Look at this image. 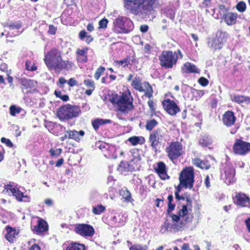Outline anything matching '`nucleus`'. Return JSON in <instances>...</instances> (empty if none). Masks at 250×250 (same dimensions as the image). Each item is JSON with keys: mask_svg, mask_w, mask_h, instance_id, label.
Masks as SVG:
<instances>
[{"mask_svg": "<svg viewBox=\"0 0 250 250\" xmlns=\"http://www.w3.org/2000/svg\"><path fill=\"white\" fill-rule=\"evenodd\" d=\"M199 83L202 86H205L208 84V81L204 77H201L198 80Z\"/></svg>", "mask_w": 250, "mask_h": 250, "instance_id": "nucleus-48", "label": "nucleus"}, {"mask_svg": "<svg viewBox=\"0 0 250 250\" xmlns=\"http://www.w3.org/2000/svg\"><path fill=\"white\" fill-rule=\"evenodd\" d=\"M107 23L108 20L106 19H103L99 22V28H105L107 26Z\"/></svg>", "mask_w": 250, "mask_h": 250, "instance_id": "nucleus-44", "label": "nucleus"}, {"mask_svg": "<svg viewBox=\"0 0 250 250\" xmlns=\"http://www.w3.org/2000/svg\"><path fill=\"white\" fill-rule=\"evenodd\" d=\"M245 223L249 232H250V218L245 220Z\"/></svg>", "mask_w": 250, "mask_h": 250, "instance_id": "nucleus-61", "label": "nucleus"}, {"mask_svg": "<svg viewBox=\"0 0 250 250\" xmlns=\"http://www.w3.org/2000/svg\"><path fill=\"white\" fill-rule=\"evenodd\" d=\"M84 246L79 243H74L70 244L67 248L66 250H84Z\"/></svg>", "mask_w": 250, "mask_h": 250, "instance_id": "nucleus-33", "label": "nucleus"}, {"mask_svg": "<svg viewBox=\"0 0 250 250\" xmlns=\"http://www.w3.org/2000/svg\"><path fill=\"white\" fill-rule=\"evenodd\" d=\"M86 33L85 30H82L79 33V37L81 39H83L84 38L86 37Z\"/></svg>", "mask_w": 250, "mask_h": 250, "instance_id": "nucleus-60", "label": "nucleus"}, {"mask_svg": "<svg viewBox=\"0 0 250 250\" xmlns=\"http://www.w3.org/2000/svg\"><path fill=\"white\" fill-rule=\"evenodd\" d=\"M84 83L89 88L94 89V82L91 80H85Z\"/></svg>", "mask_w": 250, "mask_h": 250, "instance_id": "nucleus-46", "label": "nucleus"}, {"mask_svg": "<svg viewBox=\"0 0 250 250\" xmlns=\"http://www.w3.org/2000/svg\"><path fill=\"white\" fill-rule=\"evenodd\" d=\"M47 65L48 67L52 68L54 67V69L57 71L59 72L61 69H62V67L61 66L62 65V63H47Z\"/></svg>", "mask_w": 250, "mask_h": 250, "instance_id": "nucleus-40", "label": "nucleus"}, {"mask_svg": "<svg viewBox=\"0 0 250 250\" xmlns=\"http://www.w3.org/2000/svg\"><path fill=\"white\" fill-rule=\"evenodd\" d=\"M26 69L30 71H35L37 69V67L35 65V63H25Z\"/></svg>", "mask_w": 250, "mask_h": 250, "instance_id": "nucleus-50", "label": "nucleus"}, {"mask_svg": "<svg viewBox=\"0 0 250 250\" xmlns=\"http://www.w3.org/2000/svg\"><path fill=\"white\" fill-rule=\"evenodd\" d=\"M77 59L80 62H85L87 61V57L86 56H77Z\"/></svg>", "mask_w": 250, "mask_h": 250, "instance_id": "nucleus-53", "label": "nucleus"}, {"mask_svg": "<svg viewBox=\"0 0 250 250\" xmlns=\"http://www.w3.org/2000/svg\"><path fill=\"white\" fill-rule=\"evenodd\" d=\"M10 114L12 116H15L16 114H19L21 112V109L16 107L15 105H12L10 107Z\"/></svg>", "mask_w": 250, "mask_h": 250, "instance_id": "nucleus-39", "label": "nucleus"}, {"mask_svg": "<svg viewBox=\"0 0 250 250\" xmlns=\"http://www.w3.org/2000/svg\"><path fill=\"white\" fill-rule=\"evenodd\" d=\"M232 100L238 104H244L246 105L250 104V98L243 95H235L233 96Z\"/></svg>", "mask_w": 250, "mask_h": 250, "instance_id": "nucleus-24", "label": "nucleus"}, {"mask_svg": "<svg viewBox=\"0 0 250 250\" xmlns=\"http://www.w3.org/2000/svg\"><path fill=\"white\" fill-rule=\"evenodd\" d=\"M193 164L201 169H208L210 167V166L208 163L203 161L198 158H195L193 160Z\"/></svg>", "mask_w": 250, "mask_h": 250, "instance_id": "nucleus-29", "label": "nucleus"}, {"mask_svg": "<svg viewBox=\"0 0 250 250\" xmlns=\"http://www.w3.org/2000/svg\"><path fill=\"white\" fill-rule=\"evenodd\" d=\"M166 141V134L161 129H157L152 131L149 136V141L153 150L157 151V147Z\"/></svg>", "mask_w": 250, "mask_h": 250, "instance_id": "nucleus-6", "label": "nucleus"}, {"mask_svg": "<svg viewBox=\"0 0 250 250\" xmlns=\"http://www.w3.org/2000/svg\"><path fill=\"white\" fill-rule=\"evenodd\" d=\"M29 250H41L40 246L37 244L33 245Z\"/></svg>", "mask_w": 250, "mask_h": 250, "instance_id": "nucleus-64", "label": "nucleus"}, {"mask_svg": "<svg viewBox=\"0 0 250 250\" xmlns=\"http://www.w3.org/2000/svg\"><path fill=\"white\" fill-rule=\"evenodd\" d=\"M47 229V224L45 221L42 219H39L38 224L34 227L33 231L37 233H42Z\"/></svg>", "mask_w": 250, "mask_h": 250, "instance_id": "nucleus-22", "label": "nucleus"}, {"mask_svg": "<svg viewBox=\"0 0 250 250\" xmlns=\"http://www.w3.org/2000/svg\"><path fill=\"white\" fill-rule=\"evenodd\" d=\"M192 208V201L189 198L186 199V203L182 205V208L179 209L178 211L179 215L180 217H184L186 215L185 221L187 222H190L192 220V217L191 215H188V210H190Z\"/></svg>", "mask_w": 250, "mask_h": 250, "instance_id": "nucleus-12", "label": "nucleus"}, {"mask_svg": "<svg viewBox=\"0 0 250 250\" xmlns=\"http://www.w3.org/2000/svg\"><path fill=\"white\" fill-rule=\"evenodd\" d=\"M71 134V139L75 141H79L80 140L79 136H78V132L76 130H71L70 131Z\"/></svg>", "mask_w": 250, "mask_h": 250, "instance_id": "nucleus-45", "label": "nucleus"}, {"mask_svg": "<svg viewBox=\"0 0 250 250\" xmlns=\"http://www.w3.org/2000/svg\"><path fill=\"white\" fill-rule=\"evenodd\" d=\"M120 194L127 202H131V196L130 192L126 188L122 189L120 191Z\"/></svg>", "mask_w": 250, "mask_h": 250, "instance_id": "nucleus-32", "label": "nucleus"}, {"mask_svg": "<svg viewBox=\"0 0 250 250\" xmlns=\"http://www.w3.org/2000/svg\"><path fill=\"white\" fill-rule=\"evenodd\" d=\"M155 170L159 174L160 178L163 180H166L169 178L166 171V165L162 162L157 163V166L155 168Z\"/></svg>", "mask_w": 250, "mask_h": 250, "instance_id": "nucleus-20", "label": "nucleus"}, {"mask_svg": "<svg viewBox=\"0 0 250 250\" xmlns=\"http://www.w3.org/2000/svg\"><path fill=\"white\" fill-rule=\"evenodd\" d=\"M86 51H87V49L85 50V49H83V50H78L77 51V54H78V55L77 56H86Z\"/></svg>", "mask_w": 250, "mask_h": 250, "instance_id": "nucleus-57", "label": "nucleus"}, {"mask_svg": "<svg viewBox=\"0 0 250 250\" xmlns=\"http://www.w3.org/2000/svg\"><path fill=\"white\" fill-rule=\"evenodd\" d=\"M224 37V33H217L215 38L208 41V47L214 51L220 49L226 41Z\"/></svg>", "mask_w": 250, "mask_h": 250, "instance_id": "nucleus-10", "label": "nucleus"}, {"mask_svg": "<svg viewBox=\"0 0 250 250\" xmlns=\"http://www.w3.org/2000/svg\"><path fill=\"white\" fill-rule=\"evenodd\" d=\"M157 0H124L125 7L131 14L141 16L153 10Z\"/></svg>", "mask_w": 250, "mask_h": 250, "instance_id": "nucleus-1", "label": "nucleus"}, {"mask_svg": "<svg viewBox=\"0 0 250 250\" xmlns=\"http://www.w3.org/2000/svg\"><path fill=\"white\" fill-rule=\"evenodd\" d=\"M166 151L168 157L172 161L180 157L184 152L182 145L177 141L171 142L166 147Z\"/></svg>", "mask_w": 250, "mask_h": 250, "instance_id": "nucleus-5", "label": "nucleus"}, {"mask_svg": "<svg viewBox=\"0 0 250 250\" xmlns=\"http://www.w3.org/2000/svg\"><path fill=\"white\" fill-rule=\"evenodd\" d=\"M233 200L235 204L241 207L250 206L249 198L245 194L241 193L236 194Z\"/></svg>", "mask_w": 250, "mask_h": 250, "instance_id": "nucleus-17", "label": "nucleus"}, {"mask_svg": "<svg viewBox=\"0 0 250 250\" xmlns=\"http://www.w3.org/2000/svg\"><path fill=\"white\" fill-rule=\"evenodd\" d=\"M235 170L231 167H226L225 169V182L227 185L233 184L235 182Z\"/></svg>", "mask_w": 250, "mask_h": 250, "instance_id": "nucleus-19", "label": "nucleus"}, {"mask_svg": "<svg viewBox=\"0 0 250 250\" xmlns=\"http://www.w3.org/2000/svg\"><path fill=\"white\" fill-rule=\"evenodd\" d=\"M110 101L117 110L122 114H127L134 109L133 99L129 92L124 93L120 96L113 95Z\"/></svg>", "mask_w": 250, "mask_h": 250, "instance_id": "nucleus-2", "label": "nucleus"}, {"mask_svg": "<svg viewBox=\"0 0 250 250\" xmlns=\"http://www.w3.org/2000/svg\"><path fill=\"white\" fill-rule=\"evenodd\" d=\"M76 232L83 236H92L95 232L93 228L86 224H79L75 228Z\"/></svg>", "mask_w": 250, "mask_h": 250, "instance_id": "nucleus-11", "label": "nucleus"}, {"mask_svg": "<svg viewBox=\"0 0 250 250\" xmlns=\"http://www.w3.org/2000/svg\"><path fill=\"white\" fill-rule=\"evenodd\" d=\"M81 113L79 106L67 104L61 106L57 111V116L61 121L71 119L77 117Z\"/></svg>", "mask_w": 250, "mask_h": 250, "instance_id": "nucleus-3", "label": "nucleus"}, {"mask_svg": "<svg viewBox=\"0 0 250 250\" xmlns=\"http://www.w3.org/2000/svg\"><path fill=\"white\" fill-rule=\"evenodd\" d=\"M182 71L184 73H199V70L196 66L191 63H185L182 67Z\"/></svg>", "mask_w": 250, "mask_h": 250, "instance_id": "nucleus-26", "label": "nucleus"}, {"mask_svg": "<svg viewBox=\"0 0 250 250\" xmlns=\"http://www.w3.org/2000/svg\"><path fill=\"white\" fill-rule=\"evenodd\" d=\"M0 70L3 72H5L7 75H10L11 72V69H8L7 63H1L0 65Z\"/></svg>", "mask_w": 250, "mask_h": 250, "instance_id": "nucleus-42", "label": "nucleus"}, {"mask_svg": "<svg viewBox=\"0 0 250 250\" xmlns=\"http://www.w3.org/2000/svg\"><path fill=\"white\" fill-rule=\"evenodd\" d=\"M170 228V225L166 221L161 228V231L163 233L168 231Z\"/></svg>", "mask_w": 250, "mask_h": 250, "instance_id": "nucleus-47", "label": "nucleus"}, {"mask_svg": "<svg viewBox=\"0 0 250 250\" xmlns=\"http://www.w3.org/2000/svg\"><path fill=\"white\" fill-rule=\"evenodd\" d=\"M7 233L5 235V238L10 242H13L18 232L15 229L10 227H6Z\"/></svg>", "mask_w": 250, "mask_h": 250, "instance_id": "nucleus-23", "label": "nucleus"}, {"mask_svg": "<svg viewBox=\"0 0 250 250\" xmlns=\"http://www.w3.org/2000/svg\"><path fill=\"white\" fill-rule=\"evenodd\" d=\"M219 12L224 18L228 13L229 8L226 7L225 5L222 4L219 6Z\"/></svg>", "mask_w": 250, "mask_h": 250, "instance_id": "nucleus-38", "label": "nucleus"}, {"mask_svg": "<svg viewBox=\"0 0 250 250\" xmlns=\"http://www.w3.org/2000/svg\"><path fill=\"white\" fill-rule=\"evenodd\" d=\"M193 169L191 167H188L183 169L179 177L180 185L185 188L191 189L194 183Z\"/></svg>", "mask_w": 250, "mask_h": 250, "instance_id": "nucleus-4", "label": "nucleus"}, {"mask_svg": "<svg viewBox=\"0 0 250 250\" xmlns=\"http://www.w3.org/2000/svg\"><path fill=\"white\" fill-rule=\"evenodd\" d=\"M171 217L172 220L175 222L173 225H172L171 229L173 230L174 231H178L181 230L182 228L183 227V224L182 223H181L180 225L177 224V223L180 220V216L179 215V214L176 215L172 214L171 215Z\"/></svg>", "mask_w": 250, "mask_h": 250, "instance_id": "nucleus-25", "label": "nucleus"}, {"mask_svg": "<svg viewBox=\"0 0 250 250\" xmlns=\"http://www.w3.org/2000/svg\"><path fill=\"white\" fill-rule=\"evenodd\" d=\"M236 8L238 11L243 12L246 10V4L244 1H241L237 4Z\"/></svg>", "mask_w": 250, "mask_h": 250, "instance_id": "nucleus-37", "label": "nucleus"}, {"mask_svg": "<svg viewBox=\"0 0 250 250\" xmlns=\"http://www.w3.org/2000/svg\"><path fill=\"white\" fill-rule=\"evenodd\" d=\"M111 121L109 119H97L92 122V125L95 130H97L100 125L106 124L111 123Z\"/></svg>", "mask_w": 250, "mask_h": 250, "instance_id": "nucleus-30", "label": "nucleus"}, {"mask_svg": "<svg viewBox=\"0 0 250 250\" xmlns=\"http://www.w3.org/2000/svg\"><path fill=\"white\" fill-rule=\"evenodd\" d=\"M233 149L235 154L244 155L250 151V143L240 140H236Z\"/></svg>", "mask_w": 250, "mask_h": 250, "instance_id": "nucleus-9", "label": "nucleus"}, {"mask_svg": "<svg viewBox=\"0 0 250 250\" xmlns=\"http://www.w3.org/2000/svg\"><path fill=\"white\" fill-rule=\"evenodd\" d=\"M158 125V122L155 119L147 120L146 124V130L151 131Z\"/></svg>", "mask_w": 250, "mask_h": 250, "instance_id": "nucleus-35", "label": "nucleus"}, {"mask_svg": "<svg viewBox=\"0 0 250 250\" xmlns=\"http://www.w3.org/2000/svg\"><path fill=\"white\" fill-rule=\"evenodd\" d=\"M66 80L63 77H60L59 79L58 83L62 85L66 83Z\"/></svg>", "mask_w": 250, "mask_h": 250, "instance_id": "nucleus-62", "label": "nucleus"}, {"mask_svg": "<svg viewBox=\"0 0 250 250\" xmlns=\"http://www.w3.org/2000/svg\"><path fill=\"white\" fill-rule=\"evenodd\" d=\"M237 17V14L233 13H228L224 17V18L226 23L228 25H231L236 22Z\"/></svg>", "mask_w": 250, "mask_h": 250, "instance_id": "nucleus-27", "label": "nucleus"}, {"mask_svg": "<svg viewBox=\"0 0 250 250\" xmlns=\"http://www.w3.org/2000/svg\"><path fill=\"white\" fill-rule=\"evenodd\" d=\"M199 142L202 146L207 147L211 144L212 139L208 135H204L199 140Z\"/></svg>", "mask_w": 250, "mask_h": 250, "instance_id": "nucleus-31", "label": "nucleus"}, {"mask_svg": "<svg viewBox=\"0 0 250 250\" xmlns=\"http://www.w3.org/2000/svg\"><path fill=\"white\" fill-rule=\"evenodd\" d=\"M21 25L18 23L11 24L9 25V27L10 29H19Z\"/></svg>", "mask_w": 250, "mask_h": 250, "instance_id": "nucleus-56", "label": "nucleus"}, {"mask_svg": "<svg viewBox=\"0 0 250 250\" xmlns=\"http://www.w3.org/2000/svg\"><path fill=\"white\" fill-rule=\"evenodd\" d=\"M1 142L5 144L6 146L8 147H12L13 146V143L8 139H6L5 138H2L1 139Z\"/></svg>", "mask_w": 250, "mask_h": 250, "instance_id": "nucleus-49", "label": "nucleus"}, {"mask_svg": "<svg viewBox=\"0 0 250 250\" xmlns=\"http://www.w3.org/2000/svg\"><path fill=\"white\" fill-rule=\"evenodd\" d=\"M20 82L22 86L26 88H32L36 85V82L25 78H21Z\"/></svg>", "mask_w": 250, "mask_h": 250, "instance_id": "nucleus-28", "label": "nucleus"}, {"mask_svg": "<svg viewBox=\"0 0 250 250\" xmlns=\"http://www.w3.org/2000/svg\"><path fill=\"white\" fill-rule=\"evenodd\" d=\"M132 86L135 89L140 91L145 92V96L150 98L152 95V89L149 83L147 82L141 83V79L136 77L131 83Z\"/></svg>", "mask_w": 250, "mask_h": 250, "instance_id": "nucleus-7", "label": "nucleus"}, {"mask_svg": "<svg viewBox=\"0 0 250 250\" xmlns=\"http://www.w3.org/2000/svg\"><path fill=\"white\" fill-rule=\"evenodd\" d=\"M105 70V68L104 67H99L97 71H96L95 75H94V78L96 80H98L99 78L100 77L101 74L104 72Z\"/></svg>", "mask_w": 250, "mask_h": 250, "instance_id": "nucleus-43", "label": "nucleus"}, {"mask_svg": "<svg viewBox=\"0 0 250 250\" xmlns=\"http://www.w3.org/2000/svg\"><path fill=\"white\" fill-rule=\"evenodd\" d=\"M141 160L140 156H134V158L132 160L127 162L122 161L120 164V167L124 168L125 171H132L135 170L137 165V162Z\"/></svg>", "mask_w": 250, "mask_h": 250, "instance_id": "nucleus-15", "label": "nucleus"}, {"mask_svg": "<svg viewBox=\"0 0 250 250\" xmlns=\"http://www.w3.org/2000/svg\"><path fill=\"white\" fill-rule=\"evenodd\" d=\"M173 64V63H161V65L162 67H164L166 68H170L172 67Z\"/></svg>", "mask_w": 250, "mask_h": 250, "instance_id": "nucleus-59", "label": "nucleus"}, {"mask_svg": "<svg viewBox=\"0 0 250 250\" xmlns=\"http://www.w3.org/2000/svg\"><path fill=\"white\" fill-rule=\"evenodd\" d=\"M182 250H190L189 249V245L188 244L185 243L182 246Z\"/></svg>", "mask_w": 250, "mask_h": 250, "instance_id": "nucleus-63", "label": "nucleus"}, {"mask_svg": "<svg viewBox=\"0 0 250 250\" xmlns=\"http://www.w3.org/2000/svg\"><path fill=\"white\" fill-rule=\"evenodd\" d=\"M57 29L53 25H50L49 26V30L48 33L51 35H54L56 32Z\"/></svg>", "mask_w": 250, "mask_h": 250, "instance_id": "nucleus-52", "label": "nucleus"}, {"mask_svg": "<svg viewBox=\"0 0 250 250\" xmlns=\"http://www.w3.org/2000/svg\"><path fill=\"white\" fill-rule=\"evenodd\" d=\"M222 120L225 125L227 126H231L234 124L236 121V118L233 112L228 111L223 115Z\"/></svg>", "mask_w": 250, "mask_h": 250, "instance_id": "nucleus-18", "label": "nucleus"}, {"mask_svg": "<svg viewBox=\"0 0 250 250\" xmlns=\"http://www.w3.org/2000/svg\"><path fill=\"white\" fill-rule=\"evenodd\" d=\"M144 140V139L142 137H139L133 136L128 139V142H129L133 146H136L138 144H142Z\"/></svg>", "mask_w": 250, "mask_h": 250, "instance_id": "nucleus-34", "label": "nucleus"}, {"mask_svg": "<svg viewBox=\"0 0 250 250\" xmlns=\"http://www.w3.org/2000/svg\"><path fill=\"white\" fill-rule=\"evenodd\" d=\"M205 184L206 187L207 188H208L210 187V184L209 182V176L208 175L206 176L205 180Z\"/></svg>", "mask_w": 250, "mask_h": 250, "instance_id": "nucleus-58", "label": "nucleus"}, {"mask_svg": "<svg viewBox=\"0 0 250 250\" xmlns=\"http://www.w3.org/2000/svg\"><path fill=\"white\" fill-rule=\"evenodd\" d=\"M140 30L143 33H146L148 29V26L147 25H142L140 27Z\"/></svg>", "mask_w": 250, "mask_h": 250, "instance_id": "nucleus-54", "label": "nucleus"}, {"mask_svg": "<svg viewBox=\"0 0 250 250\" xmlns=\"http://www.w3.org/2000/svg\"><path fill=\"white\" fill-rule=\"evenodd\" d=\"M162 62H176L178 59V53L171 51H163L159 57Z\"/></svg>", "mask_w": 250, "mask_h": 250, "instance_id": "nucleus-14", "label": "nucleus"}, {"mask_svg": "<svg viewBox=\"0 0 250 250\" xmlns=\"http://www.w3.org/2000/svg\"><path fill=\"white\" fill-rule=\"evenodd\" d=\"M105 208L101 205H99L97 207H93L92 209V212L95 214H100L101 213L104 212L105 210Z\"/></svg>", "mask_w": 250, "mask_h": 250, "instance_id": "nucleus-36", "label": "nucleus"}, {"mask_svg": "<svg viewBox=\"0 0 250 250\" xmlns=\"http://www.w3.org/2000/svg\"><path fill=\"white\" fill-rule=\"evenodd\" d=\"M175 208V205L174 204H172V203H168V209L167 210V211L169 213L171 211H172Z\"/></svg>", "mask_w": 250, "mask_h": 250, "instance_id": "nucleus-55", "label": "nucleus"}, {"mask_svg": "<svg viewBox=\"0 0 250 250\" xmlns=\"http://www.w3.org/2000/svg\"><path fill=\"white\" fill-rule=\"evenodd\" d=\"M3 193H8L15 196L17 200L20 202H29L30 198L27 195H24L18 188H16L10 184L5 185L2 191Z\"/></svg>", "mask_w": 250, "mask_h": 250, "instance_id": "nucleus-8", "label": "nucleus"}, {"mask_svg": "<svg viewBox=\"0 0 250 250\" xmlns=\"http://www.w3.org/2000/svg\"><path fill=\"white\" fill-rule=\"evenodd\" d=\"M125 23L132 24L131 21L129 19L125 17L117 18L115 21V25L120 28L123 32H125L126 30L125 26Z\"/></svg>", "mask_w": 250, "mask_h": 250, "instance_id": "nucleus-21", "label": "nucleus"}, {"mask_svg": "<svg viewBox=\"0 0 250 250\" xmlns=\"http://www.w3.org/2000/svg\"><path fill=\"white\" fill-rule=\"evenodd\" d=\"M162 104L164 109L170 115H175L180 111V108L173 101L169 99L165 100Z\"/></svg>", "mask_w": 250, "mask_h": 250, "instance_id": "nucleus-13", "label": "nucleus"}, {"mask_svg": "<svg viewBox=\"0 0 250 250\" xmlns=\"http://www.w3.org/2000/svg\"><path fill=\"white\" fill-rule=\"evenodd\" d=\"M67 83L71 87H73L78 84L77 82L74 78H70L68 80Z\"/></svg>", "mask_w": 250, "mask_h": 250, "instance_id": "nucleus-51", "label": "nucleus"}, {"mask_svg": "<svg viewBox=\"0 0 250 250\" xmlns=\"http://www.w3.org/2000/svg\"><path fill=\"white\" fill-rule=\"evenodd\" d=\"M146 246H142L140 245H134L130 248V250H147Z\"/></svg>", "mask_w": 250, "mask_h": 250, "instance_id": "nucleus-41", "label": "nucleus"}, {"mask_svg": "<svg viewBox=\"0 0 250 250\" xmlns=\"http://www.w3.org/2000/svg\"><path fill=\"white\" fill-rule=\"evenodd\" d=\"M44 61L45 62H61L60 53L57 50H52L45 56Z\"/></svg>", "mask_w": 250, "mask_h": 250, "instance_id": "nucleus-16", "label": "nucleus"}]
</instances>
